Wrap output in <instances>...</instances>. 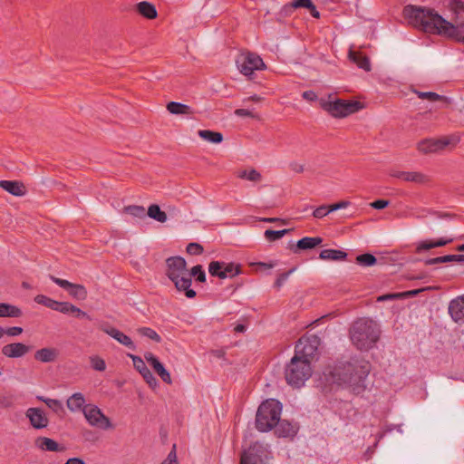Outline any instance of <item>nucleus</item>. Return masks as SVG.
I'll list each match as a JSON object with an SVG mask.
<instances>
[{
    "instance_id": "1",
    "label": "nucleus",
    "mask_w": 464,
    "mask_h": 464,
    "mask_svg": "<svg viewBox=\"0 0 464 464\" xmlns=\"http://www.w3.org/2000/svg\"><path fill=\"white\" fill-rule=\"evenodd\" d=\"M448 8L454 14L449 22L433 9L408 5L402 14L408 24L425 33L443 34L464 43V2L449 0Z\"/></svg>"
},
{
    "instance_id": "2",
    "label": "nucleus",
    "mask_w": 464,
    "mask_h": 464,
    "mask_svg": "<svg viewBox=\"0 0 464 464\" xmlns=\"http://www.w3.org/2000/svg\"><path fill=\"white\" fill-rule=\"evenodd\" d=\"M372 365L363 358H352L350 361L336 365L333 372V381L343 386L354 395H360L366 390V378Z\"/></svg>"
},
{
    "instance_id": "3",
    "label": "nucleus",
    "mask_w": 464,
    "mask_h": 464,
    "mask_svg": "<svg viewBox=\"0 0 464 464\" xmlns=\"http://www.w3.org/2000/svg\"><path fill=\"white\" fill-rule=\"evenodd\" d=\"M381 329L372 319L362 317L355 320L350 329L349 337L352 343L360 351H369L379 341Z\"/></svg>"
},
{
    "instance_id": "4",
    "label": "nucleus",
    "mask_w": 464,
    "mask_h": 464,
    "mask_svg": "<svg viewBox=\"0 0 464 464\" xmlns=\"http://www.w3.org/2000/svg\"><path fill=\"white\" fill-rule=\"evenodd\" d=\"M282 411V404L269 399L263 401L256 411V428L261 432L271 430L278 423Z\"/></svg>"
},
{
    "instance_id": "5",
    "label": "nucleus",
    "mask_w": 464,
    "mask_h": 464,
    "mask_svg": "<svg viewBox=\"0 0 464 464\" xmlns=\"http://www.w3.org/2000/svg\"><path fill=\"white\" fill-rule=\"evenodd\" d=\"M285 375L288 384L299 388L312 375L311 363L307 360L294 356L285 368Z\"/></svg>"
},
{
    "instance_id": "6",
    "label": "nucleus",
    "mask_w": 464,
    "mask_h": 464,
    "mask_svg": "<svg viewBox=\"0 0 464 464\" xmlns=\"http://www.w3.org/2000/svg\"><path fill=\"white\" fill-rule=\"evenodd\" d=\"M320 104L324 111L335 118L346 117L362 109V102L343 99H335L334 101L322 100Z\"/></svg>"
},
{
    "instance_id": "7",
    "label": "nucleus",
    "mask_w": 464,
    "mask_h": 464,
    "mask_svg": "<svg viewBox=\"0 0 464 464\" xmlns=\"http://www.w3.org/2000/svg\"><path fill=\"white\" fill-rule=\"evenodd\" d=\"M236 63L239 72L246 76H251L254 71L266 68L263 59L258 54L251 52L240 53L236 60Z\"/></svg>"
},
{
    "instance_id": "8",
    "label": "nucleus",
    "mask_w": 464,
    "mask_h": 464,
    "mask_svg": "<svg viewBox=\"0 0 464 464\" xmlns=\"http://www.w3.org/2000/svg\"><path fill=\"white\" fill-rule=\"evenodd\" d=\"M319 345L320 338L317 335L303 336L295 344V356L307 360L311 363V359L316 353Z\"/></svg>"
},
{
    "instance_id": "9",
    "label": "nucleus",
    "mask_w": 464,
    "mask_h": 464,
    "mask_svg": "<svg viewBox=\"0 0 464 464\" xmlns=\"http://www.w3.org/2000/svg\"><path fill=\"white\" fill-rule=\"evenodd\" d=\"M208 272L212 276L225 279L227 277L233 278L242 273L241 265L233 262L225 263L219 261H212L208 265Z\"/></svg>"
},
{
    "instance_id": "10",
    "label": "nucleus",
    "mask_w": 464,
    "mask_h": 464,
    "mask_svg": "<svg viewBox=\"0 0 464 464\" xmlns=\"http://www.w3.org/2000/svg\"><path fill=\"white\" fill-rule=\"evenodd\" d=\"M267 450L259 441L251 444L240 457V464H265Z\"/></svg>"
},
{
    "instance_id": "11",
    "label": "nucleus",
    "mask_w": 464,
    "mask_h": 464,
    "mask_svg": "<svg viewBox=\"0 0 464 464\" xmlns=\"http://www.w3.org/2000/svg\"><path fill=\"white\" fill-rule=\"evenodd\" d=\"M83 415L91 426L103 430L113 428L111 420L96 405H87V409L83 410Z\"/></svg>"
},
{
    "instance_id": "12",
    "label": "nucleus",
    "mask_w": 464,
    "mask_h": 464,
    "mask_svg": "<svg viewBox=\"0 0 464 464\" xmlns=\"http://www.w3.org/2000/svg\"><path fill=\"white\" fill-rule=\"evenodd\" d=\"M50 279L58 285L60 287L68 291L69 295L79 301H83L87 298L88 292L84 285L79 284L71 283L65 279L58 278L54 276L50 275Z\"/></svg>"
},
{
    "instance_id": "13",
    "label": "nucleus",
    "mask_w": 464,
    "mask_h": 464,
    "mask_svg": "<svg viewBox=\"0 0 464 464\" xmlns=\"http://www.w3.org/2000/svg\"><path fill=\"white\" fill-rule=\"evenodd\" d=\"M388 174L392 178L417 185H423L430 182V178L420 171H401L395 169H389Z\"/></svg>"
},
{
    "instance_id": "14",
    "label": "nucleus",
    "mask_w": 464,
    "mask_h": 464,
    "mask_svg": "<svg viewBox=\"0 0 464 464\" xmlns=\"http://www.w3.org/2000/svg\"><path fill=\"white\" fill-rule=\"evenodd\" d=\"M451 139L449 137H443L440 139H425L418 142L417 150L423 153H435L444 150L448 145L451 143Z\"/></svg>"
},
{
    "instance_id": "15",
    "label": "nucleus",
    "mask_w": 464,
    "mask_h": 464,
    "mask_svg": "<svg viewBox=\"0 0 464 464\" xmlns=\"http://www.w3.org/2000/svg\"><path fill=\"white\" fill-rule=\"evenodd\" d=\"M98 329L102 331L103 333L107 334L113 339H115L117 342L121 343L122 345L128 347L129 349L134 351L136 349V346L131 340L130 337L126 335L121 331L118 330L117 328L111 326L108 322H102L98 324Z\"/></svg>"
},
{
    "instance_id": "16",
    "label": "nucleus",
    "mask_w": 464,
    "mask_h": 464,
    "mask_svg": "<svg viewBox=\"0 0 464 464\" xmlns=\"http://www.w3.org/2000/svg\"><path fill=\"white\" fill-rule=\"evenodd\" d=\"M167 270L166 275L170 280L188 273L187 262L181 256H171L166 260Z\"/></svg>"
},
{
    "instance_id": "17",
    "label": "nucleus",
    "mask_w": 464,
    "mask_h": 464,
    "mask_svg": "<svg viewBox=\"0 0 464 464\" xmlns=\"http://www.w3.org/2000/svg\"><path fill=\"white\" fill-rule=\"evenodd\" d=\"M131 358L134 368L141 374L145 382L150 387L155 388L158 385V381L150 369L145 364L144 361L137 355L129 354Z\"/></svg>"
},
{
    "instance_id": "18",
    "label": "nucleus",
    "mask_w": 464,
    "mask_h": 464,
    "mask_svg": "<svg viewBox=\"0 0 464 464\" xmlns=\"http://www.w3.org/2000/svg\"><path fill=\"white\" fill-rule=\"evenodd\" d=\"M30 347L23 343H12L2 347V354L7 358H20L30 352Z\"/></svg>"
},
{
    "instance_id": "19",
    "label": "nucleus",
    "mask_w": 464,
    "mask_h": 464,
    "mask_svg": "<svg viewBox=\"0 0 464 464\" xmlns=\"http://www.w3.org/2000/svg\"><path fill=\"white\" fill-rule=\"evenodd\" d=\"M449 314L455 323H464V295L450 302Z\"/></svg>"
},
{
    "instance_id": "20",
    "label": "nucleus",
    "mask_w": 464,
    "mask_h": 464,
    "mask_svg": "<svg viewBox=\"0 0 464 464\" xmlns=\"http://www.w3.org/2000/svg\"><path fill=\"white\" fill-rule=\"evenodd\" d=\"M146 361L151 365L156 373L160 379L168 383H171V377L169 372L164 368L163 364L158 360V358L152 353H146L144 355Z\"/></svg>"
},
{
    "instance_id": "21",
    "label": "nucleus",
    "mask_w": 464,
    "mask_h": 464,
    "mask_svg": "<svg viewBox=\"0 0 464 464\" xmlns=\"http://www.w3.org/2000/svg\"><path fill=\"white\" fill-rule=\"evenodd\" d=\"M171 281L174 283L176 289L179 292H183L186 297L194 298L197 295L196 291L190 287L192 279L189 277L188 272Z\"/></svg>"
},
{
    "instance_id": "22",
    "label": "nucleus",
    "mask_w": 464,
    "mask_h": 464,
    "mask_svg": "<svg viewBox=\"0 0 464 464\" xmlns=\"http://www.w3.org/2000/svg\"><path fill=\"white\" fill-rule=\"evenodd\" d=\"M275 433L279 438H293L296 435L298 427L286 420H280L275 426Z\"/></svg>"
},
{
    "instance_id": "23",
    "label": "nucleus",
    "mask_w": 464,
    "mask_h": 464,
    "mask_svg": "<svg viewBox=\"0 0 464 464\" xmlns=\"http://www.w3.org/2000/svg\"><path fill=\"white\" fill-rule=\"evenodd\" d=\"M26 416L29 418L32 426L35 429H43L48 425V419L44 411L38 408L27 410Z\"/></svg>"
},
{
    "instance_id": "24",
    "label": "nucleus",
    "mask_w": 464,
    "mask_h": 464,
    "mask_svg": "<svg viewBox=\"0 0 464 464\" xmlns=\"http://www.w3.org/2000/svg\"><path fill=\"white\" fill-rule=\"evenodd\" d=\"M323 242V238L319 237H305L297 241V243L295 246H292L290 249L294 253H298L301 250H308L313 249L316 247L317 246L321 245Z\"/></svg>"
},
{
    "instance_id": "25",
    "label": "nucleus",
    "mask_w": 464,
    "mask_h": 464,
    "mask_svg": "<svg viewBox=\"0 0 464 464\" xmlns=\"http://www.w3.org/2000/svg\"><path fill=\"white\" fill-rule=\"evenodd\" d=\"M35 445L45 451L52 452H62L65 450L64 446H61L54 440L47 438V437H39L35 440Z\"/></svg>"
},
{
    "instance_id": "26",
    "label": "nucleus",
    "mask_w": 464,
    "mask_h": 464,
    "mask_svg": "<svg viewBox=\"0 0 464 464\" xmlns=\"http://www.w3.org/2000/svg\"><path fill=\"white\" fill-rule=\"evenodd\" d=\"M0 188L16 197H21L25 194V188L24 184L20 181L1 180Z\"/></svg>"
},
{
    "instance_id": "27",
    "label": "nucleus",
    "mask_w": 464,
    "mask_h": 464,
    "mask_svg": "<svg viewBox=\"0 0 464 464\" xmlns=\"http://www.w3.org/2000/svg\"><path fill=\"white\" fill-rule=\"evenodd\" d=\"M66 405L68 409L72 412H83V410L87 409V405H85V398L81 392H75L71 397H69L66 401Z\"/></svg>"
},
{
    "instance_id": "28",
    "label": "nucleus",
    "mask_w": 464,
    "mask_h": 464,
    "mask_svg": "<svg viewBox=\"0 0 464 464\" xmlns=\"http://www.w3.org/2000/svg\"><path fill=\"white\" fill-rule=\"evenodd\" d=\"M452 241H453V238H443V237L439 238L436 241H433V240L420 241L416 247V252L420 253L422 251L430 250L434 247L444 246L451 243Z\"/></svg>"
},
{
    "instance_id": "29",
    "label": "nucleus",
    "mask_w": 464,
    "mask_h": 464,
    "mask_svg": "<svg viewBox=\"0 0 464 464\" xmlns=\"http://www.w3.org/2000/svg\"><path fill=\"white\" fill-rule=\"evenodd\" d=\"M34 357L41 362H53L58 357V351L55 348H42L35 352Z\"/></svg>"
},
{
    "instance_id": "30",
    "label": "nucleus",
    "mask_w": 464,
    "mask_h": 464,
    "mask_svg": "<svg viewBox=\"0 0 464 464\" xmlns=\"http://www.w3.org/2000/svg\"><path fill=\"white\" fill-rule=\"evenodd\" d=\"M349 58L357 64V66L361 69H363L366 72L371 71V63L369 58L363 53L356 51L349 52Z\"/></svg>"
},
{
    "instance_id": "31",
    "label": "nucleus",
    "mask_w": 464,
    "mask_h": 464,
    "mask_svg": "<svg viewBox=\"0 0 464 464\" xmlns=\"http://www.w3.org/2000/svg\"><path fill=\"white\" fill-rule=\"evenodd\" d=\"M136 7L139 14L147 19H155L158 15L155 5L147 1L140 2Z\"/></svg>"
},
{
    "instance_id": "32",
    "label": "nucleus",
    "mask_w": 464,
    "mask_h": 464,
    "mask_svg": "<svg viewBox=\"0 0 464 464\" xmlns=\"http://www.w3.org/2000/svg\"><path fill=\"white\" fill-rule=\"evenodd\" d=\"M167 110L169 113L175 115H191L194 111L187 104H183L177 102H169L167 104Z\"/></svg>"
},
{
    "instance_id": "33",
    "label": "nucleus",
    "mask_w": 464,
    "mask_h": 464,
    "mask_svg": "<svg viewBox=\"0 0 464 464\" xmlns=\"http://www.w3.org/2000/svg\"><path fill=\"white\" fill-rule=\"evenodd\" d=\"M23 315L22 310L11 304L0 303V317L18 318Z\"/></svg>"
},
{
    "instance_id": "34",
    "label": "nucleus",
    "mask_w": 464,
    "mask_h": 464,
    "mask_svg": "<svg viewBox=\"0 0 464 464\" xmlns=\"http://www.w3.org/2000/svg\"><path fill=\"white\" fill-rule=\"evenodd\" d=\"M346 257V252L337 249H324L319 255V258L323 260L342 261L345 260Z\"/></svg>"
},
{
    "instance_id": "35",
    "label": "nucleus",
    "mask_w": 464,
    "mask_h": 464,
    "mask_svg": "<svg viewBox=\"0 0 464 464\" xmlns=\"http://www.w3.org/2000/svg\"><path fill=\"white\" fill-rule=\"evenodd\" d=\"M147 215L150 218H152L158 222H160V223H164L168 219L167 214L164 211H162L160 209V206L157 204H151L149 207L146 216Z\"/></svg>"
},
{
    "instance_id": "36",
    "label": "nucleus",
    "mask_w": 464,
    "mask_h": 464,
    "mask_svg": "<svg viewBox=\"0 0 464 464\" xmlns=\"http://www.w3.org/2000/svg\"><path fill=\"white\" fill-rule=\"evenodd\" d=\"M198 136L208 142L218 144L223 140V135L221 132L213 131L209 130H198Z\"/></svg>"
},
{
    "instance_id": "37",
    "label": "nucleus",
    "mask_w": 464,
    "mask_h": 464,
    "mask_svg": "<svg viewBox=\"0 0 464 464\" xmlns=\"http://www.w3.org/2000/svg\"><path fill=\"white\" fill-rule=\"evenodd\" d=\"M416 94L420 99L429 100L430 102H437L441 101L445 102L447 105L450 104V99L446 96L440 95L433 92H420L415 91Z\"/></svg>"
},
{
    "instance_id": "38",
    "label": "nucleus",
    "mask_w": 464,
    "mask_h": 464,
    "mask_svg": "<svg viewBox=\"0 0 464 464\" xmlns=\"http://www.w3.org/2000/svg\"><path fill=\"white\" fill-rule=\"evenodd\" d=\"M123 212L140 219L145 218L147 214L145 208L138 205L126 206L123 208Z\"/></svg>"
},
{
    "instance_id": "39",
    "label": "nucleus",
    "mask_w": 464,
    "mask_h": 464,
    "mask_svg": "<svg viewBox=\"0 0 464 464\" xmlns=\"http://www.w3.org/2000/svg\"><path fill=\"white\" fill-rule=\"evenodd\" d=\"M356 263L362 266H372L377 263L376 257L369 253L359 255L356 257Z\"/></svg>"
},
{
    "instance_id": "40",
    "label": "nucleus",
    "mask_w": 464,
    "mask_h": 464,
    "mask_svg": "<svg viewBox=\"0 0 464 464\" xmlns=\"http://www.w3.org/2000/svg\"><path fill=\"white\" fill-rule=\"evenodd\" d=\"M34 301L42 305H44L53 311L56 310L57 303L58 301H55L46 295H38L35 296Z\"/></svg>"
},
{
    "instance_id": "41",
    "label": "nucleus",
    "mask_w": 464,
    "mask_h": 464,
    "mask_svg": "<svg viewBox=\"0 0 464 464\" xmlns=\"http://www.w3.org/2000/svg\"><path fill=\"white\" fill-rule=\"evenodd\" d=\"M188 275L191 279L192 276H194L196 278V281L199 283L206 282V274L201 265L194 266L188 272Z\"/></svg>"
},
{
    "instance_id": "42",
    "label": "nucleus",
    "mask_w": 464,
    "mask_h": 464,
    "mask_svg": "<svg viewBox=\"0 0 464 464\" xmlns=\"http://www.w3.org/2000/svg\"><path fill=\"white\" fill-rule=\"evenodd\" d=\"M289 231H290L289 229H283V230L267 229L265 231V237L270 242L276 241L277 239H280L282 237H284Z\"/></svg>"
},
{
    "instance_id": "43",
    "label": "nucleus",
    "mask_w": 464,
    "mask_h": 464,
    "mask_svg": "<svg viewBox=\"0 0 464 464\" xmlns=\"http://www.w3.org/2000/svg\"><path fill=\"white\" fill-rule=\"evenodd\" d=\"M138 332L141 335L146 336V337L155 341L156 343H160L161 342V337L157 334L156 331H154L153 329H151L150 327L139 328Z\"/></svg>"
},
{
    "instance_id": "44",
    "label": "nucleus",
    "mask_w": 464,
    "mask_h": 464,
    "mask_svg": "<svg viewBox=\"0 0 464 464\" xmlns=\"http://www.w3.org/2000/svg\"><path fill=\"white\" fill-rule=\"evenodd\" d=\"M44 403L54 412L59 413L61 411H63V407L62 402L59 400L55 399H43L40 398Z\"/></svg>"
},
{
    "instance_id": "45",
    "label": "nucleus",
    "mask_w": 464,
    "mask_h": 464,
    "mask_svg": "<svg viewBox=\"0 0 464 464\" xmlns=\"http://www.w3.org/2000/svg\"><path fill=\"white\" fill-rule=\"evenodd\" d=\"M92 367L99 372H102L106 369L105 361L99 356H92L90 358Z\"/></svg>"
},
{
    "instance_id": "46",
    "label": "nucleus",
    "mask_w": 464,
    "mask_h": 464,
    "mask_svg": "<svg viewBox=\"0 0 464 464\" xmlns=\"http://www.w3.org/2000/svg\"><path fill=\"white\" fill-rule=\"evenodd\" d=\"M69 315H72L78 319L86 318L87 320L92 321V317L86 312L82 311V309L75 306L74 304H72Z\"/></svg>"
},
{
    "instance_id": "47",
    "label": "nucleus",
    "mask_w": 464,
    "mask_h": 464,
    "mask_svg": "<svg viewBox=\"0 0 464 464\" xmlns=\"http://www.w3.org/2000/svg\"><path fill=\"white\" fill-rule=\"evenodd\" d=\"M331 212L330 205H321L314 210L313 217L315 218H322Z\"/></svg>"
},
{
    "instance_id": "48",
    "label": "nucleus",
    "mask_w": 464,
    "mask_h": 464,
    "mask_svg": "<svg viewBox=\"0 0 464 464\" xmlns=\"http://www.w3.org/2000/svg\"><path fill=\"white\" fill-rule=\"evenodd\" d=\"M204 251L203 246L198 243H189L187 246V252L189 255L198 256L201 255Z\"/></svg>"
},
{
    "instance_id": "49",
    "label": "nucleus",
    "mask_w": 464,
    "mask_h": 464,
    "mask_svg": "<svg viewBox=\"0 0 464 464\" xmlns=\"http://www.w3.org/2000/svg\"><path fill=\"white\" fill-rule=\"evenodd\" d=\"M160 464H179L176 453V445L174 444L172 450L168 454L167 458Z\"/></svg>"
},
{
    "instance_id": "50",
    "label": "nucleus",
    "mask_w": 464,
    "mask_h": 464,
    "mask_svg": "<svg viewBox=\"0 0 464 464\" xmlns=\"http://www.w3.org/2000/svg\"><path fill=\"white\" fill-rule=\"evenodd\" d=\"M262 179V175L260 172H258L255 169H248L246 180L252 181V182H260Z\"/></svg>"
},
{
    "instance_id": "51",
    "label": "nucleus",
    "mask_w": 464,
    "mask_h": 464,
    "mask_svg": "<svg viewBox=\"0 0 464 464\" xmlns=\"http://www.w3.org/2000/svg\"><path fill=\"white\" fill-rule=\"evenodd\" d=\"M401 298V293H390L377 297V302H384L388 300H398Z\"/></svg>"
},
{
    "instance_id": "52",
    "label": "nucleus",
    "mask_w": 464,
    "mask_h": 464,
    "mask_svg": "<svg viewBox=\"0 0 464 464\" xmlns=\"http://www.w3.org/2000/svg\"><path fill=\"white\" fill-rule=\"evenodd\" d=\"M450 257L448 255L443 256L430 258L425 261V265L431 266V265H437V264H441V263H447V262H450Z\"/></svg>"
},
{
    "instance_id": "53",
    "label": "nucleus",
    "mask_w": 464,
    "mask_h": 464,
    "mask_svg": "<svg viewBox=\"0 0 464 464\" xmlns=\"http://www.w3.org/2000/svg\"><path fill=\"white\" fill-rule=\"evenodd\" d=\"M72 304H71L69 302H59L58 301L55 311L60 312L63 314H69Z\"/></svg>"
},
{
    "instance_id": "54",
    "label": "nucleus",
    "mask_w": 464,
    "mask_h": 464,
    "mask_svg": "<svg viewBox=\"0 0 464 464\" xmlns=\"http://www.w3.org/2000/svg\"><path fill=\"white\" fill-rule=\"evenodd\" d=\"M235 114L239 117H250L253 119H259V116L253 111L246 109H237Z\"/></svg>"
},
{
    "instance_id": "55",
    "label": "nucleus",
    "mask_w": 464,
    "mask_h": 464,
    "mask_svg": "<svg viewBox=\"0 0 464 464\" xmlns=\"http://www.w3.org/2000/svg\"><path fill=\"white\" fill-rule=\"evenodd\" d=\"M292 272H293V269L280 274L275 282V285H274L275 287L280 288Z\"/></svg>"
},
{
    "instance_id": "56",
    "label": "nucleus",
    "mask_w": 464,
    "mask_h": 464,
    "mask_svg": "<svg viewBox=\"0 0 464 464\" xmlns=\"http://www.w3.org/2000/svg\"><path fill=\"white\" fill-rule=\"evenodd\" d=\"M23 333V328L19 326L8 327L6 329L4 328V335L7 334L9 336H17Z\"/></svg>"
},
{
    "instance_id": "57",
    "label": "nucleus",
    "mask_w": 464,
    "mask_h": 464,
    "mask_svg": "<svg viewBox=\"0 0 464 464\" xmlns=\"http://www.w3.org/2000/svg\"><path fill=\"white\" fill-rule=\"evenodd\" d=\"M370 205L374 209H383L390 205V201L386 199H377Z\"/></svg>"
},
{
    "instance_id": "58",
    "label": "nucleus",
    "mask_w": 464,
    "mask_h": 464,
    "mask_svg": "<svg viewBox=\"0 0 464 464\" xmlns=\"http://www.w3.org/2000/svg\"><path fill=\"white\" fill-rule=\"evenodd\" d=\"M313 4L314 3L312 0H295L293 3V6L295 8L304 7V8L309 9Z\"/></svg>"
},
{
    "instance_id": "59",
    "label": "nucleus",
    "mask_w": 464,
    "mask_h": 464,
    "mask_svg": "<svg viewBox=\"0 0 464 464\" xmlns=\"http://www.w3.org/2000/svg\"><path fill=\"white\" fill-rule=\"evenodd\" d=\"M350 204H351L350 201L342 200V201H339L337 203L330 205V210H332V212H333V211H335V210H338V209H341V208H345L348 206H350Z\"/></svg>"
},
{
    "instance_id": "60",
    "label": "nucleus",
    "mask_w": 464,
    "mask_h": 464,
    "mask_svg": "<svg viewBox=\"0 0 464 464\" xmlns=\"http://www.w3.org/2000/svg\"><path fill=\"white\" fill-rule=\"evenodd\" d=\"M426 290V288H420V289H414L410 291L401 292V298H408V297H413L419 295L420 292Z\"/></svg>"
},
{
    "instance_id": "61",
    "label": "nucleus",
    "mask_w": 464,
    "mask_h": 464,
    "mask_svg": "<svg viewBox=\"0 0 464 464\" xmlns=\"http://www.w3.org/2000/svg\"><path fill=\"white\" fill-rule=\"evenodd\" d=\"M302 97L309 102H314L317 100V94L314 91L304 92Z\"/></svg>"
},
{
    "instance_id": "62",
    "label": "nucleus",
    "mask_w": 464,
    "mask_h": 464,
    "mask_svg": "<svg viewBox=\"0 0 464 464\" xmlns=\"http://www.w3.org/2000/svg\"><path fill=\"white\" fill-rule=\"evenodd\" d=\"M290 168L293 171H295L296 173H302L304 171V166L297 162L291 163Z\"/></svg>"
},
{
    "instance_id": "63",
    "label": "nucleus",
    "mask_w": 464,
    "mask_h": 464,
    "mask_svg": "<svg viewBox=\"0 0 464 464\" xmlns=\"http://www.w3.org/2000/svg\"><path fill=\"white\" fill-rule=\"evenodd\" d=\"M64 464H85L81 458H71Z\"/></svg>"
},
{
    "instance_id": "64",
    "label": "nucleus",
    "mask_w": 464,
    "mask_h": 464,
    "mask_svg": "<svg viewBox=\"0 0 464 464\" xmlns=\"http://www.w3.org/2000/svg\"><path fill=\"white\" fill-rule=\"evenodd\" d=\"M308 10L313 17H314V18L320 17V13L317 11L314 4H313L312 6Z\"/></svg>"
}]
</instances>
